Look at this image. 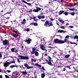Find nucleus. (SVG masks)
<instances>
[{
  "label": "nucleus",
  "instance_id": "24",
  "mask_svg": "<svg viewBox=\"0 0 78 78\" xmlns=\"http://www.w3.org/2000/svg\"><path fill=\"white\" fill-rule=\"evenodd\" d=\"M74 12H72L70 13H69V14H71V16H74L75 15V13Z\"/></svg>",
  "mask_w": 78,
  "mask_h": 78
},
{
  "label": "nucleus",
  "instance_id": "63",
  "mask_svg": "<svg viewBox=\"0 0 78 78\" xmlns=\"http://www.w3.org/2000/svg\"><path fill=\"white\" fill-rule=\"evenodd\" d=\"M34 21H37V20H36L35 18L34 19Z\"/></svg>",
  "mask_w": 78,
  "mask_h": 78
},
{
  "label": "nucleus",
  "instance_id": "60",
  "mask_svg": "<svg viewBox=\"0 0 78 78\" xmlns=\"http://www.w3.org/2000/svg\"><path fill=\"white\" fill-rule=\"evenodd\" d=\"M56 24L57 25H58L59 26V24H58V22L56 23Z\"/></svg>",
  "mask_w": 78,
  "mask_h": 78
},
{
  "label": "nucleus",
  "instance_id": "6",
  "mask_svg": "<svg viewBox=\"0 0 78 78\" xmlns=\"http://www.w3.org/2000/svg\"><path fill=\"white\" fill-rule=\"evenodd\" d=\"M31 41H32V39L28 38V40H27V39L25 40V42H27V44H31Z\"/></svg>",
  "mask_w": 78,
  "mask_h": 78
},
{
  "label": "nucleus",
  "instance_id": "39",
  "mask_svg": "<svg viewBox=\"0 0 78 78\" xmlns=\"http://www.w3.org/2000/svg\"><path fill=\"white\" fill-rule=\"evenodd\" d=\"M41 69L43 70H45V68H44V66H42Z\"/></svg>",
  "mask_w": 78,
  "mask_h": 78
},
{
  "label": "nucleus",
  "instance_id": "33",
  "mask_svg": "<svg viewBox=\"0 0 78 78\" xmlns=\"http://www.w3.org/2000/svg\"><path fill=\"white\" fill-rule=\"evenodd\" d=\"M72 5H73V6H76V3H74L73 4H72Z\"/></svg>",
  "mask_w": 78,
  "mask_h": 78
},
{
  "label": "nucleus",
  "instance_id": "14",
  "mask_svg": "<svg viewBox=\"0 0 78 78\" xmlns=\"http://www.w3.org/2000/svg\"><path fill=\"white\" fill-rule=\"evenodd\" d=\"M58 20L60 23H62V24H61V25H62V24H64V21L62 20H60L59 19H58Z\"/></svg>",
  "mask_w": 78,
  "mask_h": 78
},
{
  "label": "nucleus",
  "instance_id": "46",
  "mask_svg": "<svg viewBox=\"0 0 78 78\" xmlns=\"http://www.w3.org/2000/svg\"><path fill=\"white\" fill-rule=\"evenodd\" d=\"M69 27L71 28H73V26H69Z\"/></svg>",
  "mask_w": 78,
  "mask_h": 78
},
{
  "label": "nucleus",
  "instance_id": "20",
  "mask_svg": "<svg viewBox=\"0 0 78 78\" xmlns=\"http://www.w3.org/2000/svg\"><path fill=\"white\" fill-rule=\"evenodd\" d=\"M58 33H64V31L62 30H59L58 31Z\"/></svg>",
  "mask_w": 78,
  "mask_h": 78
},
{
  "label": "nucleus",
  "instance_id": "2",
  "mask_svg": "<svg viewBox=\"0 0 78 78\" xmlns=\"http://www.w3.org/2000/svg\"><path fill=\"white\" fill-rule=\"evenodd\" d=\"M18 57H19L20 58H18L17 59V62H18L19 63L20 62L19 61V59H21L23 60H27L29 59V57L27 56H23V55H19L18 56Z\"/></svg>",
  "mask_w": 78,
  "mask_h": 78
},
{
  "label": "nucleus",
  "instance_id": "53",
  "mask_svg": "<svg viewBox=\"0 0 78 78\" xmlns=\"http://www.w3.org/2000/svg\"><path fill=\"white\" fill-rule=\"evenodd\" d=\"M34 24H33V23H31L30 24V25H32L33 26V25Z\"/></svg>",
  "mask_w": 78,
  "mask_h": 78
},
{
  "label": "nucleus",
  "instance_id": "38",
  "mask_svg": "<svg viewBox=\"0 0 78 78\" xmlns=\"http://www.w3.org/2000/svg\"><path fill=\"white\" fill-rule=\"evenodd\" d=\"M12 63H15V61H12V62H10V64H11Z\"/></svg>",
  "mask_w": 78,
  "mask_h": 78
},
{
  "label": "nucleus",
  "instance_id": "18",
  "mask_svg": "<svg viewBox=\"0 0 78 78\" xmlns=\"http://www.w3.org/2000/svg\"><path fill=\"white\" fill-rule=\"evenodd\" d=\"M25 71H23L22 72V73H23V75H27V71H26V70H25Z\"/></svg>",
  "mask_w": 78,
  "mask_h": 78
},
{
  "label": "nucleus",
  "instance_id": "41",
  "mask_svg": "<svg viewBox=\"0 0 78 78\" xmlns=\"http://www.w3.org/2000/svg\"><path fill=\"white\" fill-rule=\"evenodd\" d=\"M48 57L49 58V59H50L51 61V58L49 56H48Z\"/></svg>",
  "mask_w": 78,
  "mask_h": 78
},
{
  "label": "nucleus",
  "instance_id": "28",
  "mask_svg": "<svg viewBox=\"0 0 78 78\" xmlns=\"http://www.w3.org/2000/svg\"><path fill=\"white\" fill-rule=\"evenodd\" d=\"M13 32H14V33H15L17 35H18V33H17V31H16L15 30H13L12 31Z\"/></svg>",
  "mask_w": 78,
  "mask_h": 78
},
{
  "label": "nucleus",
  "instance_id": "21",
  "mask_svg": "<svg viewBox=\"0 0 78 78\" xmlns=\"http://www.w3.org/2000/svg\"><path fill=\"white\" fill-rule=\"evenodd\" d=\"M34 66H38V67H42L41 65H39L38 64V63H35Z\"/></svg>",
  "mask_w": 78,
  "mask_h": 78
},
{
  "label": "nucleus",
  "instance_id": "47",
  "mask_svg": "<svg viewBox=\"0 0 78 78\" xmlns=\"http://www.w3.org/2000/svg\"><path fill=\"white\" fill-rule=\"evenodd\" d=\"M5 78H9V76H8L7 75H5Z\"/></svg>",
  "mask_w": 78,
  "mask_h": 78
},
{
  "label": "nucleus",
  "instance_id": "64",
  "mask_svg": "<svg viewBox=\"0 0 78 78\" xmlns=\"http://www.w3.org/2000/svg\"><path fill=\"white\" fill-rule=\"evenodd\" d=\"M21 48H23V46H22Z\"/></svg>",
  "mask_w": 78,
  "mask_h": 78
},
{
  "label": "nucleus",
  "instance_id": "31",
  "mask_svg": "<svg viewBox=\"0 0 78 78\" xmlns=\"http://www.w3.org/2000/svg\"><path fill=\"white\" fill-rule=\"evenodd\" d=\"M22 2L23 3H26V4H27V2H26V1L24 0H22Z\"/></svg>",
  "mask_w": 78,
  "mask_h": 78
},
{
  "label": "nucleus",
  "instance_id": "8",
  "mask_svg": "<svg viewBox=\"0 0 78 78\" xmlns=\"http://www.w3.org/2000/svg\"><path fill=\"white\" fill-rule=\"evenodd\" d=\"M4 64V66L5 67H7L9 64H10V63L9 62H8L7 61H6L5 62L3 63Z\"/></svg>",
  "mask_w": 78,
  "mask_h": 78
},
{
  "label": "nucleus",
  "instance_id": "51",
  "mask_svg": "<svg viewBox=\"0 0 78 78\" xmlns=\"http://www.w3.org/2000/svg\"><path fill=\"white\" fill-rule=\"evenodd\" d=\"M2 55L1 53H0V59L1 58H2Z\"/></svg>",
  "mask_w": 78,
  "mask_h": 78
},
{
  "label": "nucleus",
  "instance_id": "16",
  "mask_svg": "<svg viewBox=\"0 0 78 78\" xmlns=\"http://www.w3.org/2000/svg\"><path fill=\"white\" fill-rule=\"evenodd\" d=\"M10 67L11 68H13L14 67H17H17H18V66H17V65H11L10 66Z\"/></svg>",
  "mask_w": 78,
  "mask_h": 78
},
{
  "label": "nucleus",
  "instance_id": "19",
  "mask_svg": "<svg viewBox=\"0 0 78 78\" xmlns=\"http://www.w3.org/2000/svg\"><path fill=\"white\" fill-rule=\"evenodd\" d=\"M70 55L69 54L66 55L65 56V58H67V59L69 58V57H70Z\"/></svg>",
  "mask_w": 78,
  "mask_h": 78
},
{
  "label": "nucleus",
  "instance_id": "50",
  "mask_svg": "<svg viewBox=\"0 0 78 78\" xmlns=\"http://www.w3.org/2000/svg\"><path fill=\"white\" fill-rule=\"evenodd\" d=\"M68 7H69V6H70V7H72V6H73V5H72H72H68Z\"/></svg>",
  "mask_w": 78,
  "mask_h": 78
},
{
  "label": "nucleus",
  "instance_id": "17",
  "mask_svg": "<svg viewBox=\"0 0 78 78\" xmlns=\"http://www.w3.org/2000/svg\"><path fill=\"white\" fill-rule=\"evenodd\" d=\"M35 55L36 56H39V52L37 51H35L34 52Z\"/></svg>",
  "mask_w": 78,
  "mask_h": 78
},
{
  "label": "nucleus",
  "instance_id": "5",
  "mask_svg": "<svg viewBox=\"0 0 78 78\" xmlns=\"http://www.w3.org/2000/svg\"><path fill=\"white\" fill-rule=\"evenodd\" d=\"M24 66H25V67H27V69H31V68H33V66H29L27 63H24Z\"/></svg>",
  "mask_w": 78,
  "mask_h": 78
},
{
  "label": "nucleus",
  "instance_id": "61",
  "mask_svg": "<svg viewBox=\"0 0 78 78\" xmlns=\"http://www.w3.org/2000/svg\"><path fill=\"white\" fill-rule=\"evenodd\" d=\"M32 11H33L32 10H30L29 11V12H32Z\"/></svg>",
  "mask_w": 78,
  "mask_h": 78
},
{
  "label": "nucleus",
  "instance_id": "26",
  "mask_svg": "<svg viewBox=\"0 0 78 78\" xmlns=\"http://www.w3.org/2000/svg\"><path fill=\"white\" fill-rule=\"evenodd\" d=\"M33 11L35 12H39L37 9H34L33 10Z\"/></svg>",
  "mask_w": 78,
  "mask_h": 78
},
{
  "label": "nucleus",
  "instance_id": "62",
  "mask_svg": "<svg viewBox=\"0 0 78 78\" xmlns=\"http://www.w3.org/2000/svg\"><path fill=\"white\" fill-rule=\"evenodd\" d=\"M44 8H48V7L47 6H44Z\"/></svg>",
  "mask_w": 78,
  "mask_h": 78
},
{
  "label": "nucleus",
  "instance_id": "57",
  "mask_svg": "<svg viewBox=\"0 0 78 78\" xmlns=\"http://www.w3.org/2000/svg\"><path fill=\"white\" fill-rule=\"evenodd\" d=\"M63 70V71H66V68H64Z\"/></svg>",
  "mask_w": 78,
  "mask_h": 78
},
{
  "label": "nucleus",
  "instance_id": "7",
  "mask_svg": "<svg viewBox=\"0 0 78 78\" xmlns=\"http://www.w3.org/2000/svg\"><path fill=\"white\" fill-rule=\"evenodd\" d=\"M48 61L49 62H48ZM48 60H45V61L47 62V63H47V64H49V65H50V66H53V64L51 63V60L49 59H48Z\"/></svg>",
  "mask_w": 78,
  "mask_h": 78
},
{
  "label": "nucleus",
  "instance_id": "56",
  "mask_svg": "<svg viewBox=\"0 0 78 78\" xmlns=\"http://www.w3.org/2000/svg\"><path fill=\"white\" fill-rule=\"evenodd\" d=\"M7 72H8V73H9L10 72V70H7Z\"/></svg>",
  "mask_w": 78,
  "mask_h": 78
},
{
  "label": "nucleus",
  "instance_id": "13",
  "mask_svg": "<svg viewBox=\"0 0 78 78\" xmlns=\"http://www.w3.org/2000/svg\"><path fill=\"white\" fill-rule=\"evenodd\" d=\"M36 49L35 48H32V51L31 52V53L32 54V55H34V53L35 52V50H36Z\"/></svg>",
  "mask_w": 78,
  "mask_h": 78
},
{
  "label": "nucleus",
  "instance_id": "48",
  "mask_svg": "<svg viewBox=\"0 0 78 78\" xmlns=\"http://www.w3.org/2000/svg\"><path fill=\"white\" fill-rule=\"evenodd\" d=\"M27 5H30V6H31V4H30V3H27Z\"/></svg>",
  "mask_w": 78,
  "mask_h": 78
},
{
  "label": "nucleus",
  "instance_id": "29",
  "mask_svg": "<svg viewBox=\"0 0 78 78\" xmlns=\"http://www.w3.org/2000/svg\"><path fill=\"white\" fill-rule=\"evenodd\" d=\"M63 14L65 15V16H67L68 15V12H66L63 13Z\"/></svg>",
  "mask_w": 78,
  "mask_h": 78
},
{
  "label": "nucleus",
  "instance_id": "54",
  "mask_svg": "<svg viewBox=\"0 0 78 78\" xmlns=\"http://www.w3.org/2000/svg\"><path fill=\"white\" fill-rule=\"evenodd\" d=\"M0 78H3V76H2V75H1L0 76Z\"/></svg>",
  "mask_w": 78,
  "mask_h": 78
},
{
  "label": "nucleus",
  "instance_id": "25",
  "mask_svg": "<svg viewBox=\"0 0 78 78\" xmlns=\"http://www.w3.org/2000/svg\"><path fill=\"white\" fill-rule=\"evenodd\" d=\"M45 75L44 73H43L41 74V77L42 78H44V76H45Z\"/></svg>",
  "mask_w": 78,
  "mask_h": 78
},
{
  "label": "nucleus",
  "instance_id": "35",
  "mask_svg": "<svg viewBox=\"0 0 78 78\" xmlns=\"http://www.w3.org/2000/svg\"><path fill=\"white\" fill-rule=\"evenodd\" d=\"M21 23L22 25H25V23L24 22H21Z\"/></svg>",
  "mask_w": 78,
  "mask_h": 78
},
{
  "label": "nucleus",
  "instance_id": "1",
  "mask_svg": "<svg viewBox=\"0 0 78 78\" xmlns=\"http://www.w3.org/2000/svg\"><path fill=\"white\" fill-rule=\"evenodd\" d=\"M53 24L52 22H50L48 20H46L44 23V26L45 27H52Z\"/></svg>",
  "mask_w": 78,
  "mask_h": 78
},
{
  "label": "nucleus",
  "instance_id": "44",
  "mask_svg": "<svg viewBox=\"0 0 78 78\" xmlns=\"http://www.w3.org/2000/svg\"><path fill=\"white\" fill-rule=\"evenodd\" d=\"M38 18L39 19H41V16H38Z\"/></svg>",
  "mask_w": 78,
  "mask_h": 78
},
{
  "label": "nucleus",
  "instance_id": "3",
  "mask_svg": "<svg viewBox=\"0 0 78 78\" xmlns=\"http://www.w3.org/2000/svg\"><path fill=\"white\" fill-rule=\"evenodd\" d=\"M65 43H70L71 44H74L77 45V44H76V43L69 42V40H68L66 38L64 39V41H63L62 40V44H64Z\"/></svg>",
  "mask_w": 78,
  "mask_h": 78
},
{
  "label": "nucleus",
  "instance_id": "52",
  "mask_svg": "<svg viewBox=\"0 0 78 78\" xmlns=\"http://www.w3.org/2000/svg\"><path fill=\"white\" fill-rule=\"evenodd\" d=\"M50 19L52 21H53L54 20V19H52V18H50Z\"/></svg>",
  "mask_w": 78,
  "mask_h": 78
},
{
  "label": "nucleus",
  "instance_id": "36",
  "mask_svg": "<svg viewBox=\"0 0 78 78\" xmlns=\"http://www.w3.org/2000/svg\"><path fill=\"white\" fill-rule=\"evenodd\" d=\"M41 19H44L45 18V16H41Z\"/></svg>",
  "mask_w": 78,
  "mask_h": 78
},
{
  "label": "nucleus",
  "instance_id": "32",
  "mask_svg": "<svg viewBox=\"0 0 78 78\" xmlns=\"http://www.w3.org/2000/svg\"><path fill=\"white\" fill-rule=\"evenodd\" d=\"M13 36L14 37H15V38H17V37H18V36H17V35H16V34L13 35Z\"/></svg>",
  "mask_w": 78,
  "mask_h": 78
},
{
  "label": "nucleus",
  "instance_id": "27",
  "mask_svg": "<svg viewBox=\"0 0 78 78\" xmlns=\"http://www.w3.org/2000/svg\"><path fill=\"white\" fill-rule=\"evenodd\" d=\"M69 9V10H70V11H74V10H75V8H72V9H71V8H69L68 9Z\"/></svg>",
  "mask_w": 78,
  "mask_h": 78
},
{
  "label": "nucleus",
  "instance_id": "43",
  "mask_svg": "<svg viewBox=\"0 0 78 78\" xmlns=\"http://www.w3.org/2000/svg\"><path fill=\"white\" fill-rule=\"evenodd\" d=\"M34 76H36V72L35 71L34 73Z\"/></svg>",
  "mask_w": 78,
  "mask_h": 78
},
{
  "label": "nucleus",
  "instance_id": "23",
  "mask_svg": "<svg viewBox=\"0 0 78 78\" xmlns=\"http://www.w3.org/2000/svg\"><path fill=\"white\" fill-rule=\"evenodd\" d=\"M36 61H37V60H34L33 58H31V62H33V61H34V62H36Z\"/></svg>",
  "mask_w": 78,
  "mask_h": 78
},
{
  "label": "nucleus",
  "instance_id": "42",
  "mask_svg": "<svg viewBox=\"0 0 78 78\" xmlns=\"http://www.w3.org/2000/svg\"><path fill=\"white\" fill-rule=\"evenodd\" d=\"M70 37V36H69V35H67L66 37H65V38L66 39L68 37Z\"/></svg>",
  "mask_w": 78,
  "mask_h": 78
},
{
  "label": "nucleus",
  "instance_id": "34",
  "mask_svg": "<svg viewBox=\"0 0 78 78\" xmlns=\"http://www.w3.org/2000/svg\"><path fill=\"white\" fill-rule=\"evenodd\" d=\"M60 28H62V29H65V27H64V26H61L60 27Z\"/></svg>",
  "mask_w": 78,
  "mask_h": 78
},
{
  "label": "nucleus",
  "instance_id": "45",
  "mask_svg": "<svg viewBox=\"0 0 78 78\" xmlns=\"http://www.w3.org/2000/svg\"><path fill=\"white\" fill-rule=\"evenodd\" d=\"M67 68H68L69 69H71V68L70 67V66H67Z\"/></svg>",
  "mask_w": 78,
  "mask_h": 78
},
{
  "label": "nucleus",
  "instance_id": "37",
  "mask_svg": "<svg viewBox=\"0 0 78 78\" xmlns=\"http://www.w3.org/2000/svg\"><path fill=\"white\" fill-rule=\"evenodd\" d=\"M53 5H54V4H53V2H51V5L50 6H53Z\"/></svg>",
  "mask_w": 78,
  "mask_h": 78
},
{
  "label": "nucleus",
  "instance_id": "12",
  "mask_svg": "<svg viewBox=\"0 0 78 78\" xmlns=\"http://www.w3.org/2000/svg\"><path fill=\"white\" fill-rule=\"evenodd\" d=\"M4 45H6L8 44V40H5L3 41Z\"/></svg>",
  "mask_w": 78,
  "mask_h": 78
},
{
  "label": "nucleus",
  "instance_id": "9",
  "mask_svg": "<svg viewBox=\"0 0 78 78\" xmlns=\"http://www.w3.org/2000/svg\"><path fill=\"white\" fill-rule=\"evenodd\" d=\"M71 37H72V38H73L74 39H77V40L76 41H78V36L75 35L74 37H73V36H71Z\"/></svg>",
  "mask_w": 78,
  "mask_h": 78
},
{
  "label": "nucleus",
  "instance_id": "58",
  "mask_svg": "<svg viewBox=\"0 0 78 78\" xmlns=\"http://www.w3.org/2000/svg\"><path fill=\"white\" fill-rule=\"evenodd\" d=\"M36 19V17L35 16H34L33 18V19Z\"/></svg>",
  "mask_w": 78,
  "mask_h": 78
},
{
  "label": "nucleus",
  "instance_id": "30",
  "mask_svg": "<svg viewBox=\"0 0 78 78\" xmlns=\"http://www.w3.org/2000/svg\"><path fill=\"white\" fill-rule=\"evenodd\" d=\"M33 24L34 26H37V23H33Z\"/></svg>",
  "mask_w": 78,
  "mask_h": 78
},
{
  "label": "nucleus",
  "instance_id": "49",
  "mask_svg": "<svg viewBox=\"0 0 78 78\" xmlns=\"http://www.w3.org/2000/svg\"><path fill=\"white\" fill-rule=\"evenodd\" d=\"M51 2H49L48 5H50V6L51 5Z\"/></svg>",
  "mask_w": 78,
  "mask_h": 78
},
{
  "label": "nucleus",
  "instance_id": "4",
  "mask_svg": "<svg viewBox=\"0 0 78 78\" xmlns=\"http://www.w3.org/2000/svg\"><path fill=\"white\" fill-rule=\"evenodd\" d=\"M54 43L55 44H62V41L61 40H59L58 38L54 39Z\"/></svg>",
  "mask_w": 78,
  "mask_h": 78
},
{
  "label": "nucleus",
  "instance_id": "55",
  "mask_svg": "<svg viewBox=\"0 0 78 78\" xmlns=\"http://www.w3.org/2000/svg\"><path fill=\"white\" fill-rule=\"evenodd\" d=\"M23 22H26V20L25 19H24L23 20Z\"/></svg>",
  "mask_w": 78,
  "mask_h": 78
},
{
  "label": "nucleus",
  "instance_id": "40",
  "mask_svg": "<svg viewBox=\"0 0 78 78\" xmlns=\"http://www.w3.org/2000/svg\"><path fill=\"white\" fill-rule=\"evenodd\" d=\"M26 31H27V32H28V31H30V29L27 28L26 29Z\"/></svg>",
  "mask_w": 78,
  "mask_h": 78
},
{
  "label": "nucleus",
  "instance_id": "15",
  "mask_svg": "<svg viewBox=\"0 0 78 78\" xmlns=\"http://www.w3.org/2000/svg\"><path fill=\"white\" fill-rule=\"evenodd\" d=\"M64 12H65V11L63 10H61L59 11V15H61L62 14H63V13H64Z\"/></svg>",
  "mask_w": 78,
  "mask_h": 78
},
{
  "label": "nucleus",
  "instance_id": "11",
  "mask_svg": "<svg viewBox=\"0 0 78 78\" xmlns=\"http://www.w3.org/2000/svg\"><path fill=\"white\" fill-rule=\"evenodd\" d=\"M41 47H40V48L42 50H43V51H45V46L44 45H43V44H42L41 45Z\"/></svg>",
  "mask_w": 78,
  "mask_h": 78
},
{
  "label": "nucleus",
  "instance_id": "22",
  "mask_svg": "<svg viewBox=\"0 0 78 78\" xmlns=\"http://www.w3.org/2000/svg\"><path fill=\"white\" fill-rule=\"evenodd\" d=\"M36 8L38 12L39 11H41V8L38 7H36Z\"/></svg>",
  "mask_w": 78,
  "mask_h": 78
},
{
  "label": "nucleus",
  "instance_id": "10",
  "mask_svg": "<svg viewBox=\"0 0 78 78\" xmlns=\"http://www.w3.org/2000/svg\"><path fill=\"white\" fill-rule=\"evenodd\" d=\"M11 51L12 52H14L15 53L18 52V51L17 50H15V48H12L11 49Z\"/></svg>",
  "mask_w": 78,
  "mask_h": 78
},
{
  "label": "nucleus",
  "instance_id": "59",
  "mask_svg": "<svg viewBox=\"0 0 78 78\" xmlns=\"http://www.w3.org/2000/svg\"><path fill=\"white\" fill-rule=\"evenodd\" d=\"M44 56H47V54H45L44 55Z\"/></svg>",
  "mask_w": 78,
  "mask_h": 78
}]
</instances>
